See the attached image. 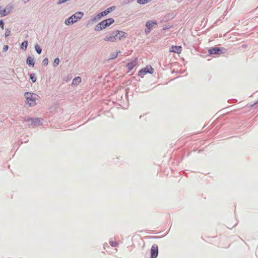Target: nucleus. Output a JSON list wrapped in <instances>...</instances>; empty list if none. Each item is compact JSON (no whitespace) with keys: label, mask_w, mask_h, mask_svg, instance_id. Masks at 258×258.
Here are the masks:
<instances>
[{"label":"nucleus","mask_w":258,"mask_h":258,"mask_svg":"<svg viewBox=\"0 0 258 258\" xmlns=\"http://www.w3.org/2000/svg\"><path fill=\"white\" fill-rule=\"evenodd\" d=\"M127 34L124 32L116 30L108 34L104 38L105 41L114 42L117 40H120L126 37Z\"/></svg>","instance_id":"f257e3e1"},{"label":"nucleus","mask_w":258,"mask_h":258,"mask_svg":"<svg viewBox=\"0 0 258 258\" xmlns=\"http://www.w3.org/2000/svg\"><path fill=\"white\" fill-rule=\"evenodd\" d=\"M114 22V20L112 18L106 19L102 21L97 25L96 30L97 31H99L103 29H105L106 27L110 26L111 24L113 23Z\"/></svg>","instance_id":"f03ea898"},{"label":"nucleus","mask_w":258,"mask_h":258,"mask_svg":"<svg viewBox=\"0 0 258 258\" xmlns=\"http://www.w3.org/2000/svg\"><path fill=\"white\" fill-rule=\"evenodd\" d=\"M25 96L26 98L27 103L29 104L30 106L35 105L36 98L35 94L27 92L25 94Z\"/></svg>","instance_id":"7ed1b4c3"},{"label":"nucleus","mask_w":258,"mask_h":258,"mask_svg":"<svg viewBox=\"0 0 258 258\" xmlns=\"http://www.w3.org/2000/svg\"><path fill=\"white\" fill-rule=\"evenodd\" d=\"M158 254V246L156 244L152 246L151 249V258H156Z\"/></svg>","instance_id":"20e7f679"},{"label":"nucleus","mask_w":258,"mask_h":258,"mask_svg":"<svg viewBox=\"0 0 258 258\" xmlns=\"http://www.w3.org/2000/svg\"><path fill=\"white\" fill-rule=\"evenodd\" d=\"M223 49H224V48L213 47V48L210 49L208 50V52L211 54H221V53H223L222 50Z\"/></svg>","instance_id":"39448f33"},{"label":"nucleus","mask_w":258,"mask_h":258,"mask_svg":"<svg viewBox=\"0 0 258 258\" xmlns=\"http://www.w3.org/2000/svg\"><path fill=\"white\" fill-rule=\"evenodd\" d=\"M169 50L170 52H172L180 54L182 52V48L181 46L172 45L170 47Z\"/></svg>","instance_id":"423d86ee"},{"label":"nucleus","mask_w":258,"mask_h":258,"mask_svg":"<svg viewBox=\"0 0 258 258\" xmlns=\"http://www.w3.org/2000/svg\"><path fill=\"white\" fill-rule=\"evenodd\" d=\"M137 62L136 59H135L132 61L128 62L126 66L128 72H130L133 69V68L137 65Z\"/></svg>","instance_id":"0eeeda50"},{"label":"nucleus","mask_w":258,"mask_h":258,"mask_svg":"<svg viewBox=\"0 0 258 258\" xmlns=\"http://www.w3.org/2000/svg\"><path fill=\"white\" fill-rule=\"evenodd\" d=\"M157 23L155 21H149L146 23V27L149 29H152L156 26Z\"/></svg>","instance_id":"6e6552de"},{"label":"nucleus","mask_w":258,"mask_h":258,"mask_svg":"<svg viewBox=\"0 0 258 258\" xmlns=\"http://www.w3.org/2000/svg\"><path fill=\"white\" fill-rule=\"evenodd\" d=\"M108 14V11L105 10L103 12L98 14L97 16L94 17L95 20L100 19L103 16H106Z\"/></svg>","instance_id":"1a4fd4ad"},{"label":"nucleus","mask_w":258,"mask_h":258,"mask_svg":"<svg viewBox=\"0 0 258 258\" xmlns=\"http://www.w3.org/2000/svg\"><path fill=\"white\" fill-rule=\"evenodd\" d=\"M84 14L82 12H79L76 13L74 15H73V19L75 20H76V22L78 21V20L82 18Z\"/></svg>","instance_id":"9d476101"},{"label":"nucleus","mask_w":258,"mask_h":258,"mask_svg":"<svg viewBox=\"0 0 258 258\" xmlns=\"http://www.w3.org/2000/svg\"><path fill=\"white\" fill-rule=\"evenodd\" d=\"M76 22V20L73 19V15L65 21V24L67 25Z\"/></svg>","instance_id":"9b49d317"},{"label":"nucleus","mask_w":258,"mask_h":258,"mask_svg":"<svg viewBox=\"0 0 258 258\" xmlns=\"http://www.w3.org/2000/svg\"><path fill=\"white\" fill-rule=\"evenodd\" d=\"M26 62L28 65H32V66H34V60L31 57H28L27 58Z\"/></svg>","instance_id":"f8f14e48"},{"label":"nucleus","mask_w":258,"mask_h":258,"mask_svg":"<svg viewBox=\"0 0 258 258\" xmlns=\"http://www.w3.org/2000/svg\"><path fill=\"white\" fill-rule=\"evenodd\" d=\"M81 82V79L80 77H77L74 79L73 81V84L75 85H78Z\"/></svg>","instance_id":"ddd939ff"},{"label":"nucleus","mask_w":258,"mask_h":258,"mask_svg":"<svg viewBox=\"0 0 258 258\" xmlns=\"http://www.w3.org/2000/svg\"><path fill=\"white\" fill-rule=\"evenodd\" d=\"M154 72V69L151 66H146V73H149L151 74H153Z\"/></svg>","instance_id":"4468645a"},{"label":"nucleus","mask_w":258,"mask_h":258,"mask_svg":"<svg viewBox=\"0 0 258 258\" xmlns=\"http://www.w3.org/2000/svg\"><path fill=\"white\" fill-rule=\"evenodd\" d=\"M27 45H28L27 41H25L22 43L21 45V48H23L24 47V49L26 50L27 48Z\"/></svg>","instance_id":"2eb2a0df"},{"label":"nucleus","mask_w":258,"mask_h":258,"mask_svg":"<svg viewBox=\"0 0 258 258\" xmlns=\"http://www.w3.org/2000/svg\"><path fill=\"white\" fill-rule=\"evenodd\" d=\"M109 243L110 244V245L112 246V247H116L118 245V243L117 242H116V241H114L113 240H110L109 242Z\"/></svg>","instance_id":"dca6fc26"},{"label":"nucleus","mask_w":258,"mask_h":258,"mask_svg":"<svg viewBox=\"0 0 258 258\" xmlns=\"http://www.w3.org/2000/svg\"><path fill=\"white\" fill-rule=\"evenodd\" d=\"M145 74V69H143L139 72V76L141 77L142 78L144 77V76Z\"/></svg>","instance_id":"f3484780"},{"label":"nucleus","mask_w":258,"mask_h":258,"mask_svg":"<svg viewBox=\"0 0 258 258\" xmlns=\"http://www.w3.org/2000/svg\"><path fill=\"white\" fill-rule=\"evenodd\" d=\"M35 48L36 51H37V52L38 54L41 53V49L40 47L38 45H36L35 46Z\"/></svg>","instance_id":"a211bd4d"},{"label":"nucleus","mask_w":258,"mask_h":258,"mask_svg":"<svg viewBox=\"0 0 258 258\" xmlns=\"http://www.w3.org/2000/svg\"><path fill=\"white\" fill-rule=\"evenodd\" d=\"M59 62V59L58 58H56L53 61V66L56 67Z\"/></svg>","instance_id":"6ab92c4d"},{"label":"nucleus","mask_w":258,"mask_h":258,"mask_svg":"<svg viewBox=\"0 0 258 258\" xmlns=\"http://www.w3.org/2000/svg\"><path fill=\"white\" fill-rule=\"evenodd\" d=\"M6 10L4 9L3 10H1V8L0 7V15L1 16H4L6 15Z\"/></svg>","instance_id":"aec40b11"},{"label":"nucleus","mask_w":258,"mask_h":258,"mask_svg":"<svg viewBox=\"0 0 258 258\" xmlns=\"http://www.w3.org/2000/svg\"><path fill=\"white\" fill-rule=\"evenodd\" d=\"M30 79L33 83L35 82L36 81V78L34 74L30 75Z\"/></svg>","instance_id":"412c9836"},{"label":"nucleus","mask_w":258,"mask_h":258,"mask_svg":"<svg viewBox=\"0 0 258 258\" xmlns=\"http://www.w3.org/2000/svg\"><path fill=\"white\" fill-rule=\"evenodd\" d=\"M43 63L44 65H47L48 63V59L47 58H45L43 60Z\"/></svg>","instance_id":"4be33fe9"},{"label":"nucleus","mask_w":258,"mask_h":258,"mask_svg":"<svg viewBox=\"0 0 258 258\" xmlns=\"http://www.w3.org/2000/svg\"><path fill=\"white\" fill-rule=\"evenodd\" d=\"M137 2L140 4H144L145 3V0H138Z\"/></svg>","instance_id":"5701e85b"},{"label":"nucleus","mask_w":258,"mask_h":258,"mask_svg":"<svg viewBox=\"0 0 258 258\" xmlns=\"http://www.w3.org/2000/svg\"><path fill=\"white\" fill-rule=\"evenodd\" d=\"M0 27L2 29H4V23L2 20L0 21Z\"/></svg>","instance_id":"b1692460"},{"label":"nucleus","mask_w":258,"mask_h":258,"mask_svg":"<svg viewBox=\"0 0 258 258\" xmlns=\"http://www.w3.org/2000/svg\"><path fill=\"white\" fill-rule=\"evenodd\" d=\"M112 10H113V7H110V8H108L106 10L108 11V13H109L110 12H111L112 11Z\"/></svg>","instance_id":"393cba45"},{"label":"nucleus","mask_w":258,"mask_h":258,"mask_svg":"<svg viewBox=\"0 0 258 258\" xmlns=\"http://www.w3.org/2000/svg\"><path fill=\"white\" fill-rule=\"evenodd\" d=\"M8 49V45H5L3 47V50L4 51H7Z\"/></svg>","instance_id":"a878e982"},{"label":"nucleus","mask_w":258,"mask_h":258,"mask_svg":"<svg viewBox=\"0 0 258 258\" xmlns=\"http://www.w3.org/2000/svg\"><path fill=\"white\" fill-rule=\"evenodd\" d=\"M117 53H118V52L115 53V54H113V55H112V56L111 57V59H113V58H114L116 57H117Z\"/></svg>","instance_id":"bb28decb"},{"label":"nucleus","mask_w":258,"mask_h":258,"mask_svg":"<svg viewBox=\"0 0 258 258\" xmlns=\"http://www.w3.org/2000/svg\"><path fill=\"white\" fill-rule=\"evenodd\" d=\"M10 34V31H8L7 30L6 32V33H5V35L6 36H8Z\"/></svg>","instance_id":"cd10ccee"}]
</instances>
